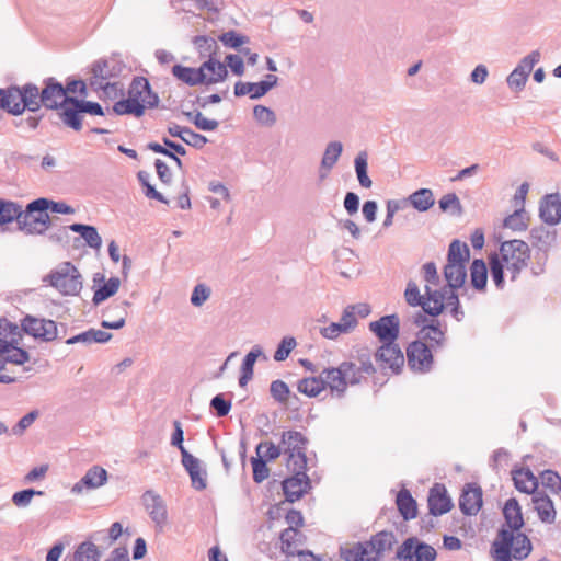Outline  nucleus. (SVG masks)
<instances>
[{"mask_svg": "<svg viewBox=\"0 0 561 561\" xmlns=\"http://www.w3.org/2000/svg\"><path fill=\"white\" fill-rule=\"evenodd\" d=\"M320 377L323 381V388H330L332 394L337 398H342L345 394L347 386L340 366L323 369Z\"/></svg>", "mask_w": 561, "mask_h": 561, "instance_id": "nucleus-28", "label": "nucleus"}, {"mask_svg": "<svg viewBox=\"0 0 561 561\" xmlns=\"http://www.w3.org/2000/svg\"><path fill=\"white\" fill-rule=\"evenodd\" d=\"M121 286V279L118 277H111L103 286L94 291L92 301L95 306L100 305L104 300L114 296Z\"/></svg>", "mask_w": 561, "mask_h": 561, "instance_id": "nucleus-44", "label": "nucleus"}, {"mask_svg": "<svg viewBox=\"0 0 561 561\" xmlns=\"http://www.w3.org/2000/svg\"><path fill=\"white\" fill-rule=\"evenodd\" d=\"M534 510L542 523L551 524L556 520L557 512L551 499L542 492H536L533 496Z\"/></svg>", "mask_w": 561, "mask_h": 561, "instance_id": "nucleus-34", "label": "nucleus"}, {"mask_svg": "<svg viewBox=\"0 0 561 561\" xmlns=\"http://www.w3.org/2000/svg\"><path fill=\"white\" fill-rule=\"evenodd\" d=\"M446 294H448L446 290L430 286H424V294H421L417 284L410 280L404 290V298L409 306L421 307L428 316L437 317L444 310H449L457 321H461L463 311L460 308L458 295L446 296Z\"/></svg>", "mask_w": 561, "mask_h": 561, "instance_id": "nucleus-2", "label": "nucleus"}, {"mask_svg": "<svg viewBox=\"0 0 561 561\" xmlns=\"http://www.w3.org/2000/svg\"><path fill=\"white\" fill-rule=\"evenodd\" d=\"M408 202L416 210L423 213L428 210L435 204V198L432 190L420 188L408 197Z\"/></svg>", "mask_w": 561, "mask_h": 561, "instance_id": "nucleus-39", "label": "nucleus"}, {"mask_svg": "<svg viewBox=\"0 0 561 561\" xmlns=\"http://www.w3.org/2000/svg\"><path fill=\"white\" fill-rule=\"evenodd\" d=\"M260 87H261L260 82L252 83V82L238 81L234 84V95L236 96L249 95L250 99H252V100L260 99V98L264 96V91Z\"/></svg>", "mask_w": 561, "mask_h": 561, "instance_id": "nucleus-49", "label": "nucleus"}, {"mask_svg": "<svg viewBox=\"0 0 561 561\" xmlns=\"http://www.w3.org/2000/svg\"><path fill=\"white\" fill-rule=\"evenodd\" d=\"M185 115L193 122V124L201 130L211 131L219 126L218 121L206 118L201 112H187Z\"/></svg>", "mask_w": 561, "mask_h": 561, "instance_id": "nucleus-56", "label": "nucleus"}, {"mask_svg": "<svg viewBox=\"0 0 561 561\" xmlns=\"http://www.w3.org/2000/svg\"><path fill=\"white\" fill-rule=\"evenodd\" d=\"M142 503L157 531L162 533L168 524L165 502L159 494L149 490L142 494Z\"/></svg>", "mask_w": 561, "mask_h": 561, "instance_id": "nucleus-10", "label": "nucleus"}, {"mask_svg": "<svg viewBox=\"0 0 561 561\" xmlns=\"http://www.w3.org/2000/svg\"><path fill=\"white\" fill-rule=\"evenodd\" d=\"M307 439L300 432L287 431L282 435V445L285 453L306 451Z\"/></svg>", "mask_w": 561, "mask_h": 561, "instance_id": "nucleus-40", "label": "nucleus"}, {"mask_svg": "<svg viewBox=\"0 0 561 561\" xmlns=\"http://www.w3.org/2000/svg\"><path fill=\"white\" fill-rule=\"evenodd\" d=\"M397 506L405 520L416 516V502L409 491L401 490L397 495Z\"/></svg>", "mask_w": 561, "mask_h": 561, "instance_id": "nucleus-42", "label": "nucleus"}, {"mask_svg": "<svg viewBox=\"0 0 561 561\" xmlns=\"http://www.w3.org/2000/svg\"><path fill=\"white\" fill-rule=\"evenodd\" d=\"M113 112L117 115L133 114L136 117H140L145 113V104L137 103L128 96L126 100L116 102L113 106Z\"/></svg>", "mask_w": 561, "mask_h": 561, "instance_id": "nucleus-45", "label": "nucleus"}, {"mask_svg": "<svg viewBox=\"0 0 561 561\" xmlns=\"http://www.w3.org/2000/svg\"><path fill=\"white\" fill-rule=\"evenodd\" d=\"M106 480V470L99 466H93L85 472L81 480L72 486L71 491L72 493L79 494L83 489H96L102 486Z\"/></svg>", "mask_w": 561, "mask_h": 561, "instance_id": "nucleus-27", "label": "nucleus"}, {"mask_svg": "<svg viewBox=\"0 0 561 561\" xmlns=\"http://www.w3.org/2000/svg\"><path fill=\"white\" fill-rule=\"evenodd\" d=\"M288 454L287 467L294 473L306 472L307 457L306 451H290Z\"/></svg>", "mask_w": 561, "mask_h": 561, "instance_id": "nucleus-52", "label": "nucleus"}, {"mask_svg": "<svg viewBox=\"0 0 561 561\" xmlns=\"http://www.w3.org/2000/svg\"><path fill=\"white\" fill-rule=\"evenodd\" d=\"M49 208L47 198H37L26 205L23 209L20 231L26 234H43L51 224L47 213Z\"/></svg>", "mask_w": 561, "mask_h": 561, "instance_id": "nucleus-4", "label": "nucleus"}, {"mask_svg": "<svg viewBox=\"0 0 561 561\" xmlns=\"http://www.w3.org/2000/svg\"><path fill=\"white\" fill-rule=\"evenodd\" d=\"M470 257V251L466 243L454 240L449 244L447 261L467 264Z\"/></svg>", "mask_w": 561, "mask_h": 561, "instance_id": "nucleus-47", "label": "nucleus"}, {"mask_svg": "<svg viewBox=\"0 0 561 561\" xmlns=\"http://www.w3.org/2000/svg\"><path fill=\"white\" fill-rule=\"evenodd\" d=\"M542 485L550 489L553 493L561 492V477L551 470L541 473Z\"/></svg>", "mask_w": 561, "mask_h": 561, "instance_id": "nucleus-64", "label": "nucleus"}, {"mask_svg": "<svg viewBox=\"0 0 561 561\" xmlns=\"http://www.w3.org/2000/svg\"><path fill=\"white\" fill-rule=\"evenodd\" d=\"M43 83L42 104L48 110H58L72 98L66 95L64 85L55 78H47Z\"/></svg>", "mask_w": 561, "mask_h": 561, "instance_id": "nucleus-14", "label": "nucleus"}, {"mask_svg": "<svg viewBox=\"0 0 561 561\" xmlns=\"http://www.w3.org/2000/svg\"><path fill=\"white\" fill-rule=\"evenodd\" d=\"M503 514L508 530L518 531L524 526L522 510L515 499H510L506 501L503 508Z\"/></svg>", "mask_w": 561, "mask_h": 561, "instance_id": "nucleus-36", "label": "nucleus"}, {"mask_svg": "<svg viewBox=\"0 0 561 561\" xmlns=\"http://www.w3.org/2000/svg\"><path fill=\"white\" fill-rule=\"evenodd\" d=\"M397 538L392 531H379L370 538L369 541L364 542L366 549L369 550V559L365 561H379L381 556L390 551Z\"/></svg>", "mask_w": 561, "mask_h": 561, "instance_id": "nucleus-17", "label": "nucleus"}, {"mask_svg": "<svg viewBox=\"0 0 561 561\" xmlns=\"http://www.w3.org/2000/svg\"><path fill=\"white\" fill-rule=\"evenodd\" d=\"M428 510L434 516L443 515L450 511L453 503L447 495L446 489L443 484L436 483L430 490L428 494Z\"/></svg>", "mask_w": 561, "mask_h": 561, "instance_id": "nucleus-23", "label": "nucleus"}, {"mask_svg": "<svg viewBox=\"0 0 561 561\" xmlns=\"http://www.w3.org/2000/svg\"><path fill=\"white\" fill-rule=\"evenodd\" d=\"M342 152L343 145L341 141L334 140L327 144L318 170V178L320 181H324L329 176L332 169L337 163Z\"/></svg>", "mask_w": 561, "mask_h": 561, "instance_id": "nucleus-21", "label": "nucleus"}, {"mask_svg": "<svg viewBox=\"0 0 561 561\" xmlns=\"http://www.w3.org/2000/svg\"><path fill=\"white\" fill-rule=\"evenodd\" d=\"M340 368L344 376L346 386H354L360 382L364 375H371L375 373V367L369 357H360V365L358 366L353 362H343Z\"/></svg>", "mask_w": 561, "mask_h": 561, "instance_id": "nucleus-19", "label": "nucleus"}, {"mask_svg": "<svg viewBox=\"0 0 561 561\" xmlns=\"http://www.w3.org/2000/svg\"><path fill=\"white\" fill-rule=\"evenodd\" d=\"M504 227L513 231H523L527 228V218L523 209L515 210L504 219Z\"/></svg>", "mask_w": 561, "mask_h": 561, "instance_id": "nucleus-54", "label": "nucleus"}, {"mask_svg": "<svg viewBox=\"0 0 561 561\" xmlns=\"http://www.w3.org/2000/svg\"><path fill=\"white\" fill-rule=\"evenodd\" d=\"M35 495L42 496V495H44V492L36 491L34 489H25V490L15 492L12 495V503L19 508H24L31 504L32 499Z\"/></svg>", "mask_w": 561, "mask_h": 561, "instance_id": "nucleus-58", "label": "nucleus"}, {"mask_svg": "<svg viewBox=\"0 0 561 561\" xmlns=\"http://www.w3.org/2000/svg\"><path fill=\"white\" fill-rule=\"evenodd\" d=\"M172 75L178 80H180L191 87L204 84V81H205V76L202 75L201 67L192 68V67L175 65L172 67Z\"/></svg>", "mask_w": 561, "mask_h": 561, "instance_id": "nucleus-37", "label": "nucleus"}, {"mask_svg": "<svg viewBox=\"0 0 561 561\" xmlns=\"http://www.w3.org/2000/svg\"><path fill=\"white\" fill-rule=\"evenodd\" d=\"M297 389L300 393H304L310 398L317 397L321 391L324 390L323 381L321 377H309L298 381Z\"/></svg>", "mask_w": 561, "mask_h": 561, "instance_id": "nucleus-48", "label": "nucleus"}, {"mask_svg": "<svg viewBox=\"0 0 561 561\" xmlns=\"http://www.w3.org/2000/svg\"><path fill=\"white\" fill-rule=\"evenodd\" d=\"M100 558L99 548L91 541L79 545L73 554V561H100Z\"/></svg>", "mask_w": 561, "mask_h": 561, "instance_id": "nucleus-46", "label": "nucleus"}, {"mask_svg": "<svg viewBox=\"0 0 561 561\" xmlns=\"http://www.w3.org/2000/svg\"><path fill=\"white\" fill-rule=\"evenodd\" d=\"M375 357L382 369L390 368L393 373H399L404 364L403 353L396 342L383 343Z\"/></svg>", "mask_w": 561, "mask_h": 561, "instance_id": "nucleus-15", "label": "nucleus"}, {"mask_svg": "<svg viewBox=\"0 0 561 561\" xmlns=\"http://www.w3.org/2000/svg\"><path fill=\"white\" fill-rule=\"evenodd\" d=\"M128 96L137 103L145 104V108L156 107L159 103L158 95L151 91L148 80L144 77H137L133 80Z\"/></svg>", "mask_w": 561, "mask_h": 561, "instance_id": "nucleus-18", "label": "nucleus"}, {"mask_svg": "<svg viewBox=\"0 0 561 561\" xmlns=\"http://www.w3.org/2000/svg\"><path fill=\"white\" fill-rule=\"evenodd\" d=\"M256 454L259 458L264 460H274L282 454L280 447L272 442H262L256 446Z\"/></svg>", "mask_w": 561, "mask_h": 561, "instance_id": "nucleus-59", "label": "nucleus"}, {"mask_svg": "<svg viewBox=\"0 0 561 561\" xmlns=\"http://www.w3.org/2000/svg\"><path fill=\"white\" fill-rule=\"evenodd\" d=\"M15 91L18 92V98L14 101L16 106L14 105L13 115H21L25 110L36 112L43 105L42 91H39L37 85L33 83H27L22 88L15 85Z\"/></svg>", "mask_w": 561, "mask_h": 561, "instance_id": "nucleus-13", "label": "nucleus"}, {"mask_svg": "<svg viewBox=\"0 0 561 561\" xmlns=\"http://www.w3.org/2000/svg\"><path fill=\"white\" fill-rule=\"evenodd\" d=\"M23 207L16 202L0 198V226L16 221L20 230Z\"/></svg>", "mask_w": 561, "mask_h": 561, "instance_id": "nucleus-35", "label": "nucleus"}, {"mask_svg": "<svg viewBox=\"0 0 561 561\" xmlns=\"http://www.w3.org/2000/svg\"><path fill=\"white\" fill-rule=\"evenodd\" d=\"M49 284L60 294L76 296L82 289V276L70 262H65L47 276Z\"/></svg>", "mask_w": 561, "mask_h": 561, "instance_id": "nucleus-5", "label": "nucleus"}, {"mask_svg": "<svg viewBox=\"0 0 561 561\" xmlns=\"http://www.w3.org/2000/svg\"><path fill=\"white\" fill-rule=\"evenodd\" d=\"M21 327L26 334L45 342L54 341L57 337V324L53 320L26 316Z\"/></svg>", "mask_w": 561, "mask_h": 561, "instance_id": "nucleus-11", "label": "nucleus"}, {"mask_svg": "<svg viewBox=\"0 0 561 561\" xmlns=\"http://www.w3.org/2000/svg\"><path fill=\"white\" fill-rule=\"evenodd\" d=\"M199 67L202 75L205 76L204 84L207 85L221 82L228 76L226 65L213 57L203 62Z\"/></svg>", "mask_w": 561, "mask_h": 561, "instance_id": "nucleus-33", "label": "nucleus"}, {"mask_svg": "<svg viewBox=\"0 0 561 561\" xmlns=\"http://www.w3.org/2000/svg\"><path fill=\"white\" fill-rule=\"evenodd\" d=\"M296 345L297 342L295 337L285 336L277 346V350L274 354V359L276 362L285 360L289 356L290 352L296 347Z\"/></svg>", "mask_w": 561, "mask_h": 561, "instance_id": "nucleus-61", "label": "nucleus"}, {"mask_svg": "<svg viewBox=\"0 0 561 561\" xmlns=\"http://www.w3.org/2000/svg\"><path fill=\"white\" fill-rule=\"evenodd\" d=\"M253 117L265 127H272L276 123V115L273 110L264 105H255L253 107Z\"/></svg>", "mask_w": 561, "mask_h": 561, "instance_id": "nucleus-50", "label": "nucleus"}, {"mask_svg": "<svg viewBox=\"0 0 561 561\" xmlns=\"http://www.w3.org/2000/svg\"><path fill=\"white\" fill-rule=\"evenodd\" d=\"M149 173L146 172V171H139L138 172V180L139 182L145 186L146 191H145V195L148 197V198H151V199H156V201H159L163 204H168V201L164 198V196L158 192L153 185H151L149 183Z\"/></svg>", "mask_w": 561, "mask_h": 561, "instance_id": "nucleus-60", "label": "nucleus"}, {"mask_svg": "<svg viewBox=\"0 0 561 561\" xmlns=\"http://www.w3.org/2000/svg\"><path fill=\"white\" fill-rule=\"evenodd\" d=\"M530 260V249L525 241L510 240L501 244L500 255L490 257V275L500 289L504 287V273L515 280L519 273L527 267Z\"/></svg>", "mask_w": 561, "mask_h": 561, "instance_id": "nucleus-1", "label": "nucleus"}, {"mask_svg": "<svg viewBox=\"0 0 561 561\" xmlns=\"http://www.w3.org/2000/svg\"><path fill=\"white\" fill-rule=\"evenodd\" d=\"M91 71L92 77L90 79V85L92 89L103 90L107 95L116 93L118 83L108 81L114 76V68L111 67L107 60L95 61Z\"/></svg>", "mask_w": 561, "mask_h": 561, "instance_id": "nucleus-12", "label": "nucleus"}, {"mask_svg": "<svg viewBox=\"0 0 561 561\" xmlns=\"http://www.w3.org/2000/svg\"><path fill=\"white\" fill-rule=\"evenodd\" d=\"M271 396L275 401L287 404L290 396L288 386L283 380H274L270 387Z\"/></svg>", "mask_w": 561, "mask_h": 561, "instance_id": "nucleus-57", "label": "nucleus"}, {"mask_svg": "<svg viewBox=\"0 0 561 561\" xmlns=\"http://www.w3.org/2000/svg\"><path fill=\"white\" fill-rule=\"evenodd\" d=\"M182 465L190 474L193 488L199 491L204 490L206 488V472L202 470L199 460L187 450H183Z\"/></svg>", "mask_w": 561, "mask_h": 561, "instance_id": "nucleus-30", "label": "nucleus"}, {"mask_svg": "<svg viewBox=\"0 0 561 561\" xmlns=\"http://www.w3.org/2000/svg\"><path fill=\"white\" fill-rule=\"evenodd\" d=\"M219 41L227 47L238 48L249 42L247 36L240 35L234 31H229L219 36Z\"/></svg>", "mask_w": 561, "mask_h": 561, "instance_id": "nucleus-63", "label": "nucleus"}, {"mask_svg": "<svg viewBox=\"0 0 561 561\" xmlns=\"http://www.w3.org/2000/svg\"><path fill=\"white\" fill-rule=\"evenodd\" d=\"M130 306V302L124 300L119 304L111 305L105 311V319L102 320L101 325L105 329L118 330L125 325L126 317H127V308Z\"/></svg>", "mask_w": 561, "mask_h": 561, "instance_id": "nucleus-24", "label": "nucleus"}, {"mask_svg": "<svg viewBox=\"0 0 561 561\" xmlns=\"http://www.w3.org/2000/svg\"><path fill=\"white\" fill-rule=\"evenodd\" d=\"M301 534L295 527H288L280 534L282 551L287 556L314 558L312 552L299 550Z\"/></svg>", "mask_w": 561, "mask_h": 561, "instance_id": "nucleus-25", "label": "nucleus"}, {"mask_svg": "<svg viewBox=\"0 0 561 561\" xmlns=\"http://www.w3.org/2000/svg\"><path fill=\"white\" fill-rule=\"evenodd\" d=\"M482 506L481 489L473 485H467L459 499V507L466 515H474Z\"/></svg>", "mask_w": 561, "mask_h": 561, "instance_id": "nucleus-32", "label": "nucleus"}, {"mask_svg": "<svg viewBox=\"0 0 561 561\" xmlns=\"http://www.w3.org/2000/svg\"><path fill=\"white\" fill-rule=\"evenodd\" d=\"M18 98V92L15 91V85H11L7 89H0V110L8 112L13 115L14 105L16 103L14 101Z\"/></svg>", "mask_w": 561, "mask_h": 561, "instance_id": "nucleus-53", "label": "nucleus"}, {"mask_svg": "<svg viewBox=\"0 0 561 561\" xmlns=\"http://www.w3.org/2000/svg\"><path fill=\"white\" fill-rule=\"evenodd\" d=\"M81 114V101L76 98H71L68 99V102L60 107L59 116L65 125L75 130H80L82 128Z\"/></svg>", "mask_w": 561, "mask_h": 561, "instance_id": "nucleus-26", "label": "nucleus"}, {"mask_svg": "<svg viewBox=\"0 0 561 561\" xmlns=\"http://www.w3.org/2000/svg\"><path fill=\"white\" fill-rule=\"evenodd\" d=\"M514 484L524 493H534L538 486V480L529 469H519L513 472Z\"/></svg>", "mask_w": 561, "mask_h": 561, "instance_id": "nucleus-38", "label": "nucleus"}, {"mask_svg": "<svg viewBox=\"0 0 561 561\" xmlns=\"http://www.w3.org/2000/svg\"><path fill=\"white\" fill-rule=\"evenodd\" d=\"M400 320L397 314L381 317L369 323V330L382 342H396L399 336Z\"/></svg>", "mask_w": 561, "mask_h": 561, "instance_id": "nucleus-16", "label": "nucleus"}, {"mask_svg": "<svg viewBox=\"0 0 561 561\" xmlns=\"http://www.w3.org/2000/svg\"><path fill=\"white\" fill-rule=\"evenodd\" d=\"M540 218L549 224L557 225L561 221V197L559 194H549L540 204Z\"/></svg>", "mask_w": 561, "mask_h": 561, "instance_id": "nucleus-29", "label": "nucleus"}, {"mask_svg": "<svg viewBox=\"0 0 561 561\" xmlns=\"http://www.w3.org/2000/svg\"><path fill=\"white\" fill-rule=\"evenodd\" d=\"M540 58L541 54L536 49L520 59L506 78V83L511 91L518 93L524 90L533 68L540 61Z\"/></svg>", "mask_w": 561, "mask_h": 561, "instance_id": "nucleus-8", "label": "nucleus"}, {"mask_svg": "<svg viewBox=\"0 0 561 561\" xmlns=\"http://www.w3.org/2000/svg\"><path fill=\"white\" fill-rule=\"evenodd\" d=\"M470 278L472 286L482 290L485 288L488 279V268L484 261L476 259L470 266Z\"/></svg>", "mask_w": 561, "mask_h": 561, "instance_id": "nucleus-43", "label": "nucleus"}, {"mask_svg": "<svg viewBox=\"0 0 561 561\" xmlns=\"http://www.w3.org/2000/svg\"><path fill=\"white\" fill-rule=\"evenodd\" d=\"M341 557L345 561H365L369 559V550L366 549L365 543H357L353 548L342 549Z\"/></svg>", "mask_w": 561, "mask_h": 561, "instance_id": "nucleus-51", "label": "nucleus"}, {"mask_svg": "<svg viewBox=\"0 0 561 561\" xmlns=\"http://www.w3.org/2000/svg\"><path fill=\"white\" fill-rule=\"evenodd\" d=\"M354 168L359 185L364 188H370L373 181L368 176V156L366 151H360L355 157Z\"/></svg>", "mask_w": 561, "mask_h": 561, "instance_id": "nucleus-41", "label": "nucleus"}, {"mask_svg": "<svg viewBox=\"0 0 561 561\" xmlns=\"http://www.w3.org/2000/svg\"><path fill=\"white\" fill-rule=\"evenodd\" d=\"M0 337L8 341L20 342V328L8 319L0 318Z\"/></svg>", "mask_w": 561, "mask_h": 561, "instance_id": "nucleus-55", "label": "nucleus"}, {"mask_svg": "<svg viewBox=\"0 0 561 561\" xmlns=\"http://www.w3.org/2000/svg\"><path fill=\"white\" fill-rule=\"evenodd\" d=\"M444 277L447 285L439 290H446L448 293L446 296L457 295L456 289L461 288L467 278L466 264L447 261L444 267Z\"/></svg>", "mask_w": 561, "mask_h": 561, "instance_id": "nucleus-20", "label": "nucleus"}, {"mask_svg": "<svg viewBox=\"0 0 561 561\" xmlns=\"http://www.w3.org/2000/svg\"><path fill=\"white\" fill-rule=\"evenodd\" d=\"M531 549V542L525 534L503 528L493 542V557L495 561H512V557L522 560L529 556Z\"/></svg>", "mask_w": 561, "mask_h": 561, "instance_id": "nucleus-3", "label": "nucleus"}, {"mask_svg": "<svg viewBox=\"0 0 561 561\" xmlns=\"http://www.w3.org/2000/svg\"><path fill=\"white\" fill-rule=\"evenodd\" d=\"M439 208L443 211H453L454 214L461 213V204L458 196L455 193L444 195L439 202Z\"/></svg>", "mask_w": 561, "mask_h": 561, "instance_id": "nucleus-62", "label": "nucleus"}, {"mask_svg": "<svg viewBox=\"0 0 561 561\" xmlns=\"http://www.w3.org/2000/svg\"><path fill=\"white\" fill-rule=\"evenodd\" d=\"M19 343L20 342L8 341L0 337V356L2 357L3 366L5 363L22 365L28 362V353L25 350L19 347Z\"/></svg>", "mask_w": 561, "mask_h": 561, "instance_id": "nucleus-31", "label": "nucleus"}, {"mask_svg": "<svg viewBox=\"0 0 561 561\" xmlns=\"http://www.w3.org/2000/svg\"><path fill=\"white\" fill-rule=\"evenodd\" d=\"M433 348L422 341L412 342L407 348L409 367L417 373H426L433 365Z\"/></svg>", "mask_w": 561, "mask_h": 561, "instance_id": "nucleus-9", "label": "nucleus"}, {"mask_svg": "<svg viewBox=\"0 0 561 561\" xmlns=\"http://www.w3.org/2000/svg\"><path fill=\"white\" fill-rule=\"evenodd\" d=\"M310 489V480L306 472H299L283 481V491L289 502L299 500Z\"/></svg>", "mask_w": 561, "mask_h": 561, "instance_id": "nucleus-22", "label": "nucleus"}, {"mask_svg": "<svg viewBox=\"0 0 561 561\" xmlns=\"http://www.w3.org/2000/svg\"><path fill=\"white\" fill-rule=\"evenodd\" d=\"M436 557L434 547L416 537L407 538L396 552L399 561H435Z\"/></svg>", "mask_w": 561, "mask_h": 561, "instance_id": "nucleus-6", "label": "nucleus"}, {"mask_svg": "<svg viewBox=\"0 0 561 561\" xmlns=\"http://www.w3.org/2000/svg\"><path fill=\"white\" fill-rule=\"evenodd\" d=\"M414 322L421 325L417 340L426 343L433 350L440 348L445 343L446 325L435 317L430 321L421 312L415 317Z\"/></svg>", "mask_w": 561, "mask_h": 561, "instance_id": "nucleus-7", "label": "nucleus"}]
</instances>
